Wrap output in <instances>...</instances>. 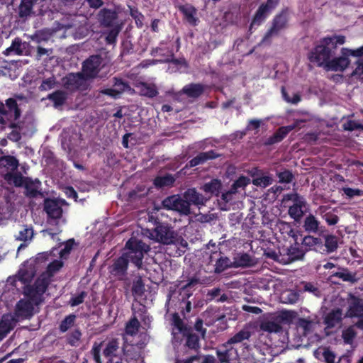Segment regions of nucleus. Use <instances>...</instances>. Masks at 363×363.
<instances>
[{
	"label": "nucleus",
	"instance_id": "f257e3e1",
	"mask_svg": "<svg viewBox=\"0 0 363 363\" xmlns=\"http://www.w3.org/2000/svg\"><path fill=\"white\" fill-rule=\"evenodd\" d=\"M150 250L149 245L135 237H131L126 241L121 255L114 259L112 264L109 266V273L118 280H125L129 263L134 265L137 269H142L145 255Z\"/></svg>",
	"mask_w": 363,
	"mask_h": 363
},
{
	"label": "nucleus",
	"instance_id": "f03ea898",
	"mask_svg": "<svg viewBox=\"0 0 363 363\" xmlns=\"http://www.w3.org/2000/svg\"><path fill=\"white\" fill-rule=\"evenodd\" d=\"M345 41V36L342 35L324 37L308 52V59L311 63L325 69L327 63L335 56L337 45H343Z\"/></svg>",
	"mask_w": 363,
	"mask_h": 363
},
{
	"label": "nucleus",
	"instance_id": "7ed1b4c3",
	"mask_svg": "<svg viewBox=\"0 0 363 363\" xmlns=\"http://www.w3.org/2000/svg\"><path fill=\"white\" fill-rule=\"evenodd\" d=\"M289 9L288 7L282 9L277 13L272 18L271 26L265 33L260 43L270 45L272 37L279 35L282 30L286 29L289 26Z\"/></svg>",
	"mask_w": 363,
	"mask_h": 363
},
{
	"label": "nucleus",
	"instance_id": "20e7f679",
	"mask_svg": "<svg viewBox=\"0 0 363 363\" xmlns=\"http://www.w3.org/2000/svg\"><path fill=\"white\" fill-rule=\"evenodd\" d=\"M0 114L6 116L11 123L9 127L11 128H18V123L13 121H17L21 116V111L14 98H9L6 100L5 104H0Z\"/></svg>",
	"mask_w": 363,
	"mask_h": 363
},
{
	"label": "nucleus",
	"instance_id": "39448f33",
	"mask_svg": "<svg viewBox=\"0 0 363 363\" xmlns=\"http://www.w3.org/2000/svg\"><path fill=\"white\" fill-rule=\"evenodd\" d=\"M103 58L99 55H91L82 64V74L86 79L96 78L101 69Z\"/></svg>",
	"mask_w": 363,
	"mask_h": 363
},
{
	"label": "nucleus",
	"instance_id": "423d86ee",
	"mask_svg": "<svg viewBox=\"0 0 363 363\" xmlns=\"http://www.w3.org/2000/svg\"><path fill=\"white\" fill-rule=\"evenodd\" d=\"M156 240L163 244H174L177 241V233L167 223L158 222L155 228Z\"/></svg>",
	"mask_w": 363,
	"mask_h": 363
},
{
	"label": "nucleus",
	"instance_id": "0eeeda50",
	"mask_svg": "<svg viewBox=\"0 0 363 363\" xmlns=\"http://www.w3.org/2000/svg\"><path fill=\"white\" fill-rule=\"evenodd\" d=\"M50 281L46 277H39L33 285H27L24 289V294L32 301H37L45 293Z\"/></svg>",
	"mask_w": 363,
	"mask_h": 363
},
{
	"label": "nucleus",
	"instance_id": "6e6552de",
	"mask_svg": "<svg viewBox=\"0 0 363 363\" xmlns=\"http://www.w3.org/2000/svg\"><path fill=\"white\" fill-rule=\"evenodd\" d=\"M287 196L289 200L293 201V205L289 208L288 213L291 218L298 222L304 214L306 201L298 194H289Z\"/></svg>",
	"mask_w": 363,
	"mask_h": 363
},
{
	"label": "nucleus",
	"instance_id": "1a4fd4ad",
	"mask_svg": "<svg viewBox=\"0 0 363 363\" xmlns=\"http://www.w3.org/2000/svg\"><path fill=\"white\" fill-rule=\"evenodd\" d=\"M85 80L86 79L82 72L69 73L62 78V83L65 89L74 91L80 89Z\"/></svg>",
	"mask_w": 363,
	"mask_h": 363
},
{
	"label": "nucleus",
	"instance_id": "9d476101",
	"mask_svg": "<svg viewBox=\"0 0 363 363\" xmlns=\"http://www.w3.org/2000/svg\"><path fill=\"white\" fill-rule=\"evenodd\" d=\"M350 65L348 55H344V48L341 49L340 57H333L327 63L325 70L333 72H344Z\"/></svg>",
	"mask_w": 363,
	"mask_h": 363
},
{
	"label": "nucleus",
	"instance_id": "9b49d317",
	"mask_svg": "<svg viewBox=\"0 0 363 363\" xmlns=\"http://www.w3.org/2000/svg\"><path fill=\"white\" fill-rule=\"evenodd\" d=\"M272 11L267 4L262 3L255 11L249 27V32L252 33V29L262 25Z\"/></svg>",
	"mask_w": 363,
	"mask_h": 363
},
{
	"label": "nucleus",
	"instance_id": "f8f14e48",
	"mask_svg": "<svg viewBox=\"0 0 363 363\" xmlns=\"http://www.w3.org/2000/svg\"><path fill=\"white\" fill-rule=\"evenodd\" d=\"M216 353L220 363H230L238 356L237 350L226 342L216 348Z\"/></svg>",
	"mask_w": 363,
	"mask_h": 363
},
{
	"label": "nucleus",
	"instance_id": "ddd939ff",
	"mask_svg": "<svg viewBox=\"0 0 363 363\" xmlns=\"http://www.w3.org/2000/svg\"><path fill=\"white\" fill-rule=\"evenodd\" d=\"M348 308L347 315L350 318H359L363 316L362 299L352 294L348 295Z\"/></svg>",
	"mask_w": 363,
	"mask_h": 363
},
{
	"label": "nucleus",
	"instance_id": "4468645a",
	"mask_svg": "<svg viewBox=\"0 0 363 363\" xmlns=\"http://www.w3.org/2000/svg\"><path fill=\"white\" fill-rule=\"evenodd\" d=\"M209 259L211 263L216 262L214 271L218 274L233 266L231 260L228 257L223 256L220 251L213 252L210 255Z\"/></svg>",
	"mask_w": 363,
	"mask_h": 363
},
{
	"label": "nucleus",
	"instance_id": "2eb2a0df",
	"mask_svg": "<svg viewBox=\"0 0 363 363\" xmlns=\"http://www.w3.org/2000/svg\"><path fill=\"white\" fill-rule=\"evenodd\" d=\"M118 17V13L115 10L106 8L101 9L97 14L98 21L106 28L114 27Z\"/></svg>",
	"mask_w": 363,
	"mask_h": 363
},
{
	"label": "nucleus",
	"instance_id": "dca6fc26",
	"mask_svg": "<svg viewBox=\"0 0 363 363\" xmlns=\"http://www.w3.org/2000/svg\"><path fill=\"white\" fill-rule=\"evenodd\" d=\"M23 186L25 189L24 194L27 198L35 199L38 196H43L41 182L38 179H33L28 177Z\"/></svg>",
	"mask_w": 363,
	"mask_h": 363
},
{
	"label": "nucleus",
	"instance_id": "f3484780",
	"mask_svg": "<svg viewBox=\"0 0 363 363\" xmlns=\"http://www.w3.org/2000/svg\"><path fill=\"white\" fill-rule=\"evenodd\" d=\"M44 211L48 218L60 219L62 216V208L58 201L52 199H45L44 201Z\"/></svg>",
	"mask_w": 363,
	"mask_h": 363
},
{
	"label": "nucleus",
	"instance_id": "a211bd4d",
	"mask_svg": "<svg viewBox=\"0 0 363 363\" xmlns=\"http://www.w3.org/2000/svg\"><path fill=\"white\" fill-rule=\"evenodd\" d=\"M301 245L306 250V252L310 250L318 252H324L323 242L320 238L306 235L302 239Z\"/></svg>",
	"mask_w": 363,
	"mask_h": 363
},
{
	"label": "nucleus",
	"instance_id": "6ab92c4d",
	"mask_svg": "<svg viewBox=\"0 0 363 363\" xmlns=\"http://www.w3.org/2000/svg\"><path fill=\"white\" fill-rule=\"evenodd\" d=\"M220 156L215 150H211L207 152H201L196 157L189 160L186 164L187 167H194L199 164H202L210 160H214Z\"/></svg>",
	"mask_w": 363,
	"mask_h": 363
},
{
	"label": "nucleus",
	"instance_id": "aec40b11",
	"mask_svg": "<svg viewBox=\"0 0 363 363\" xmlns=\"http://www.w3.org/2000/svg\"><path fill=\"white\" fill-rule=\"evenodd\" d=\"M113 88L106 89L103 93L113 97H117L127 89H130L128 83L122 79L114 77L113 78Z\"/></svg>",
	"mask_w": 363,
	"mask_h": 363
},
{
	"label": "nucleus",
	"instance_id": "412c9836",
	"mask_svg": "<svg viewBox=\"0 0 363 363\" xmlns=\"http://www.w3.org/2000/svg\"><path fill=\"white\" fill-rule=\"evenodd\" d=\"M179 11L184 15V19L191 25L196 26L199 19L196 17L197 13L196 9L191 4L180 5L178 7Z\"/></svg>",
	"mask_w": 363,
	"mask_h": 363
},
{
	"label": "nucleus",
	"instance_id": "4be33fe9",
	"mask_svg": "<svg viewBox=\"0 0 363 363\" xmlns=\"http://www.w3.org/2000/svg\"><path fill=\"white\" fill-rule=\"evenodd\" d=\"M206 89V86L200 83H190L185 85L182 92L189 98L196 99L201 96Z\"/></svg>",
	"mask_w": 363,
	"mask_h": 363
},
{
	"label": "nucleus",
	"instance_id": "5701e85b",
	"mask_svg": "<svg viewBox=\"0 0 363 363\" xmlns=\"http://www.w3.org/2000/svg\"><path fill=\"white\" fill-rule=\"evenodd\" d=\"M184 198L190 203V205H204L208 201L207 198L194 188L188 189L184 194Z\"/></svg>",
	"mask_w": 363,
	"mask_h": 363
},
{
	"label": "nucleus",
	"instance_id": "b1692460",
	"mask_svg": "<svg viewBox=\"0 0 363 363\" xmlns=\"http://www.w3.org/2000/svg\"><path fill=\"white\" fill-rule=\"evenodd\" d=\"M342 315L340 308L333 309L325 315L323 323L328 328H333L342 321Z\"/></svg>",
	"mask_w": 363,
	"mask_h": 363
},
{
	"label": "nucleus",
	"instance_id": "393cba45",
	"mask_svg": "<svg viewBox=\"0 0 363 363\" xmlns=\"http://www.w3.org/2000/svg\"><path fill=\"white\" fill-rule=\"evenodd\" d=\"M4 179L9 185H13L16 187H22L28 177H23L20 172H8L4 174Z\"/></svg>",
	"mask_w": 363,
	"mask_h": 363
},
{
	"label": "nucleus",
	"instance_id": "a878e982",
	"mask_svg": "<svg viewBox=\"0 0 363 363\" xmlns=\"http://www.w3.org/2000/svg\"><path fill=\"white\" fill-rule=\"evenodd\" d=\"M294 240V244L291 245L287 250V255L291 262L302 259L306 254V250L298 242V238Z\"/></svg>",
	"mask_w": 363,
	"mask_h": 363
},
{
	"label": "nucleus",
	"instance_id": "bb28decb",
	"mask_svg": "<svg viewBox=\"0 0 363 363\" xmlns=\"http://www.w3.org/2000/svg\"><path fill=\"white\" fill-rule=\"evenodd\" d=\"M47 99L52 103L54 108H58L66 103L68 99V94L63 90H57L49 94Z\"/></svg>",
	"mask_w": 363,
	"mask_h": 363
},
{
	"label": "nucleus",
	"instance_id": "cd10ccee",
	"mask_svg": "<svg viewBox=\"0 0 363 363\" xmlns=\"http://www.w3.org/2000/svg\"><path fill=\"white\" fill-rule=\"evenodd\" d=\"M118 349L119 342L118 339H112L106 344L102 354L105 358L108 359L107 363H112V358L116 357Z\"/></svg>",
	"mask_w": 363,
	"mask_h": 363
},
{
	"label": "nucleus",
	"instance_id": "c85d7f7f",
	"mask_svg": "<svg viewBox=\"0 0 363 363\" xmlns=\"http://www.w3.org/2000/svg\"><path fill=\"white\" fill-rule=\"evenodd\" d=\"M38 0H21L18 9L20 18H26L33 13V7Z\"/></svg>",
	"mask_w": 363,
	"mask_h": 363
},
{
	"label": "nucleus",
	"instance_id": "c756f323",
	"mask_svg": "<svg viewBox=\"0 0 363 363\" xmlns=\"http://www.w3.org/2000/svg\"><path fill=\"white\" fill-rule=\"evenodd\" d=\"M19 162L12 155H5L0 157V167H5L8 172H13L18 170Z\"/></svg>",
	"mask_w": 363,
	"mask_h": 363
},
{
	"label": "nucleus",
	"instance_id": "7c9ffc66",
	"mask_svg": "<svg viewBox=\"0 0 363 363\" xmlns=\"http://www.w3.org/2000/svg\"><path fill=\"white\" fill-rule=\"evenodd\" d=\"M184 337H186L185 346L189 349L193 350L196 352L200 349L199 345V337L195 333H192L191 330H187L186 333L182 334Z\"/></svg>",
	"mask_w": 363,
	"mask_h": 363
},
{
	"label": "nucleus",
	"instance_id": "2f4dec72",
	"mask_svg": "<svg viewBox=\"0 0 363 363\" xmlns=\"http://www.w3.org/2000/svg\"><path fill=\"white\" fill-rule=\"evenodd\" d=\"M34 236V230L31 225H23L18 234L15 236L16 240L29 242Z\"/></svg>",
	"mask_w": 363,
	"mask_h": 363
},
{
	"label": "nucleus",
	"instance_id": "473e14b6",
	"mask_svg": "<svg viewBox=\"0 0 363 363\" xmlns=\"http://www.w3.org/2000/svg\"><path fill=\"white\" fill-rule=\"evenodd\" d=\"M320 222L312 214L306 217L303 223V228L308 233H316L318 230Z\"/></svg>",
	"mask_w": 363,
	"mask_h": 363
},
{
	"label": "nucleus",
	"instance_id": "72a5a7b5",
	"mask_svg": "<svg viewBox=\"0 0 363 363\" xmlns=\"http://www.w3.org/2000/svg\"><path fill=\"white\" fill-rule=\"evenodd\" d=\"M175 182V179L170 174H167L164 176H157L153 181V184L157 189L164 188L166 186H172Z\"/></svg>",
	"mask_w": 363,
	"mask_h": 363
},
{
	"label": "nucleus",
	"instance_id": "f704fd0d",
	"mask_svg": "<svg viewBox=\"0 0 363 363\" xmlns=\"http://www.w3.org/2000/svg\"><path fill=\"white\" fill-rule=\"evenodd\" d=\"M331 277H337L341 279L343 281H347L351 284H354L358 281L359 279L356 276V273L349 272L347 269L343 268L341 272H335L331 275Z\"/></svg>",
	"mask_w": 363,
	"mask_h": 363
},
{
	"label": "nucleus",
	"instance_id": "c9c22d12",
	"mask_svg": "<svg viewBox=\"0 0 363 363\" xmlns=\"http://www.w3.org/2000/svg\"><path fill=\"white\" fill-rule=\"evenodd\" d=\"M251 337V332L247 329H242L228 340L227 344L230 346L233 344L242 342L245 340H249Z\"/></svg>",
	"mask_w": 363,
	"mask_h": 363
},
{
	"label": "nucleus",
	"instance_id": "e433bc0d",
	"mask_svg": "<svg viewBox=\"0 0 363 363\" xmlns=\"http://www.w3.org/2000/svg\"><path fill=\"white\" fill-rule=\"evenodd\" d=\"M220 188V181L217 179H213L211 182L204 184L201 189L206 193H209L211 194H218Z\"/></svg>",
	"mask_w": 363,
	"mask_h": 363
},
{
	"label": "nucleus",
	"instance_id": "4c0bfd02",
	"mask_svg": "<svg viewBox=\"0 0 363 363\" xmlns=\"http://www.w3.org/2000/svg\"><path fill=\"white\" fill-rule=\"evenodd\" d=\"M82 333L79 328L74 329L66 336V342L72 347H78Z\"/></svg>",
	"mask_w": 363,
	"mask_h": 363
},
{
	"label": "nucleus",
	"instance_id": "58836bf2",
	"mask_svg": "<svg viewBox=\"0 0 363 363\" xmlns=\"http://www.w3.org/2000/svg\"><path fill=\"white\" fill-rule=\"evenodd\" d=\"M12 52L21 55L23 52V49L22 48V40L19 38H16L11 43L10 47L6 49L4 51V54L6 55H9Z\"/></svg>",
	"mask_w": 363,
	"mask_h": 363
},
{
	"label": "nucleus",
	"instance_id": "ea45409f",
	"mask_svg": "<svg viewBox=\"0 0 363 363\" xmlns=\"http://www.w3.org/2000/svg\"><path fill=\"white\" fill-rule=\"evenodd\" d=\"M324 245V252H335L337 247V238L333 235H328L325 237V243Z\"/></svg>",
	"mask_w": 363,
	"mask_h": 363
},
{
	"label": "nucleus",
	"instance_id": "a19ab883",
	"mask_svg": "<svg viewBox=\"0 0 363 363\" xmlns=\"http://www.w3.org/2000/svg\"><path fill=\"white\" fill-rule=\"evenodd\" d=\"M140 326V323L139 320L135 316H134L126 323L125 332L127 335L133 336L138 333Z\"/></svg>",
	"mask_w": 363,
	"mask_h": 363
},
{
	"label": "nucleus",
	"instance_id": "79ce46f5",
	"mask_svg": "<svg viewBox=\"0 0 363 363\" xmlns=\"http://www.w3.org/2000/svg\"><path fill=\"white\" fill-rule=\"evenodd\" d=\"M145 291V284L141 277H138L133 281L131 289L133 296L141 297L144 294Z\"/></svg>",
	"mask_w": 363,
	"mask_h": 363
},
{
	"label": "nucleus",
	"instance_id": "37998d69",
	"mask_svg": "<svg viewBox=\"0 0 363 363\" xmlns=\"http://www.w3.org/2000/svg\"><path fill=\"white\" fill-rule=\"evenodd\" d=\"M179 198L180 196L178 195L167 196L162 202L163 208L167 210L176 211Z\"/></svg>",
	"mask_w": 363,
	"mask_h": 363
},
{
	"label": "nucleus",
	"instance_id": "c03bdc74",
	"mask_svg": "<svg viewBox=\"0 0 363 363\" xmlns=\"http://www.w3.org/2000/svg\"><path fill=\"white\" fill-rule=\"evenodd\" d=\"M76 315L73 313L67 315L60 323L59 330L61 333L67 332L74 324Z\"/></svg>",
	"mask_w": 363,
	"mask_h": 363
},
{
	"label": "nucleus",
	"instance_id": "a18cd8bd",
	"mask_svg": "<svg viewBox=\"0 0 363 363\" xmlns=\"http://www.w3.org/2000/svg\"><path fill=\"white\" fill-rule=\"evenodd\" d=\"M279 229L281 233L284 235V238H286V235L292 238L294 240L298 238V231L294 230L289 223H281L280 224Z\"/></svg>",
	"mask_w": 363,
	"mask_h": 363
},
{
	"label": "nucleus",
	"instance_id": "49530a36",
	"mask_svg": "<svg viewBox=\"0 0 363 363\" xmlns=\"http://www.w3.org/2000/svg\"><path fill=\"white\" fill-rule=\"evenodd\" d=\"M276 175L279 179V182L281 184H289L294 178L292 172L286 169H284L281 171H277Z\"/></svg>",
	"mask_w": 363,
	"mask_h": 363
},
{
	"label": "nucleus",
	"instance_id": "de8ad7c7",
	"mask_svg": "<svg viewBox=\"0 0 363 363\" xmlns=\"http://www.w3.org/2000/svg\"><path fill=\"white\" fill-rule=\"evenodd\" d=\"M34 275V272L31 269H21L18 271L17 279L22 284L30 283Z\"/></svg>",
	"mask_w": 363,
	"mask_h": 363
},
{
	"label": "nucleus",
	"instance_id": "09e8293b",
	"mask_svg": "<svg viewBox=\"0 0 363 363\" xmlns=\"http://www.w3.org/2000/svg\"><path fill=\"white\" fill-rule=\"evenodd\" d=\"M140 92L143 96L149 98H154L158 94V91L155 85L148 84L147 83L142 84Z\"/></svg>",
	"mask_w": 363,
	"mask_h": 363
},
{
	"label": "nucleus",
	"instance_id": "8fccbe9b",
	"mask_svg": "<svg viewBox=\"0 0 363 363\" xmlns=\"http://www.w3.org/2000/svg\"><path fill=\"white\" fill-rule=\"evenodd\" d=\"M111 28V29L106 33L105 38L106 42L108 45H113L116 43L117 37L121 31V27L118 25Z\"/></svg>",
	"mask_w": 363,
	"mask_h": 363
},
{
	"label": "nucleus",
	"instance_id": "3c124183",
	"mask_svg": "<svg viewBox=\"0 0 363 363\" xmlns=\"http://www.w3.org/2000/svg\"><path fill=\"white\" fill-rule=\"evenodd\" d=\"M254 264L253 260L247 253H242L238 257L235 261L236 267H250Z\"/></svg>",
	"mask_w": 363,
	"mask_h": 363
},
{
	"label": "nucleus",
	"instance_id": "603ef678",
	"mask_svg": "<svg viewBox=\"0 0 363 363\" xmlns=\"http://www.w3.org/2000/svg\"><path fill=\"white\" fill-rule=\"evenodd\" d=\"M356 335L357 333L352 326L348 327L344 330L342 333V337L344 340V342L347 345H351L353 342Z\"/></svg>",
	"mask_w": 363,
	"mask_h": 363
},
{
	"label": "nucleus",
	"instance_id": "864d4df0",
	"mask_svg": "<svg viewBox=\"0 0 363 363\" xmlns=\"http://www.w3.org/2000/svg\"><path fill=\"white\" fill-rule=\"evenodd\" d=\"M172 322L174 327L177 328L182 334L186 333L187 330H191V328L184 325L183 320L177 313H174L172 315Z\"/></svg>",
	"mask_w": 363,
	"mask_h": 363
},
{
	"label": "nucleus",
	"instance_id": "5fc2aeb1",
	"mask_svg": "<svg viewBox=\"0 0 363 363\" xmlns=\"http://www.w3.org/2000/svg\"><path fill=\"white\" fill-rule=\"evenodd\" d=\"M103 345H104V342H95L93 344L92 348L91 350V354L93 359L96 363H102V361L101 359V352L102 350Z\"/></svg>",
	"mask_w": 363,
	"mask_h": 363
},
{
	"label": "nucleus",
	"instance_id": "6e6d98bb",
	"mask_svg": "<svg viewBox=\"0 0 363 363\" xmlns=\"http://www.w3.org/2000/svg\"><path fill=\"white\" fill-rule=\"evenodd\" d=\"M178 207L176 208V211L181 214L188 216L191 213L190 203L186 200V199L179 198Z\"/></svg>",
	"mask_w": 363,
	"mask_h": 363
},
{
	"label": "nucleus",
	"instance_id": "4d7b16f0",
	"mask_svg": "<svg viewBox=\"0 0 363 363\" xmlns=\"http://www.w3.org/2000/svg\"><path fill=\"white\" fill-rule=\"evenodd\" d=\"M273 179L269 176H260L253 179L252 184L257 186L267 187L272 184Z\"/></svg>",
	"mask_w": 363,
	"mask_h": 363
},
{
	"label": "nucleus",
	"instance_id": "13d9d810",
	"mask_svg": "<svg viewBox=\"0 0 363 363\" xmlns=\"http://www.w3.org/2000/svg\"><path fill=\"white\" fill-rule=\"evenodd\" d=\"M56 84L57 81L54 76L45 79L39 86V90L41 91L50 90L55 86Z\"/></svg>",
	"mask_w": 363,
	"mask_h": 363
},
{
	"label": "nucleus",
	"instance_id": "bf43d9fd",
	"mask_svg": "<svg viewBox=\"0 0 363 363\" xmlns=\"http://www.w3.org/2000/svg\"><path fill=\"white\" fill-rule=\"evenodd\" d=\"M17 311L22 315H28L31 313L33 306L30 303L20 301L16 306Z\"/></svg>",
	"mask_w": 363,
	"mask_h": 363
},
{
	"label": "nucleus",
	"instance_id": "052dcab7",
	"mask_svg": "<svg viewBox=\"0 0 363 363\" xmlns=\"http://www.w3.org/2000/svg\"><path fill=\"white\" fill-rule=\"evenodd\" d=\"M63 267V262L60 260L55 259L50 262L47 267V272L49 275L52 276Z\"/></svg>",
	"mask_w": 363,
	"mask_h": 363
},
{
	"label": "nucleus",
	"instance_id": "680f3d73",
	"mask_svg": "<svg viewBox=\"0 0 363 363\" xmlns=\"http://www.w3.org/2000/svg\"><path fill=\"white\" fill-rule=\"evenodd\" d=\"M87 296L86 291H82L76 296H72L69 301L71 306H77L82 303L85 297Z\"/></svg>",
	"mask_w": 363,
	"mask_h": 363
},
{
	"label": "nucleus",
	"instance_id": "e2e57ef3",
	"mask_svg": "<svg viewBox=\"0 0 363 363\" xmlns=\"http://www.w3.org/2000/svg\"><path fill=\"white\" fill-rule=\"evenodd\" d=\"M295 128L294 125H290L286 126H281L276 131V134L279 136V140L282 141L286 136Z\"/></svg>",
	"mask_w": 363,
	"mask_h": 363
},
{
	"label": "nucleus",
	"instance_id": "0e129e2a",
	"mask_svg": "<svg viewBox=\"0 0 363 363\" xmlns=\"http://www.w3.org/2000/svg\"><path fill=\"white\" fill-rule=\"evenodd\" d=\"M261 328L264 331L276 333L279 331L281 326L278 323L273 321H268L262 323Z\"/></svg>",
	"mask_w": 363,
	"mask_h": 363
},
{
	"label": "nucleus",
	"instance_id": "69168bd1",
	"mask_svg": "<svg viewBox=\"0 0 363 363\" xmlns=\"http://www.w3.org/2000/svg\"><path fill=\"white\" fill-rule=\"evenodd\" d=\"M344 55H348V57H359L363 56V45L355 49L352 50L347 48H344Z\"/></svg>",
	"mask_w": 363,
	"mask_h": 363
},
{
	"label": "nucleus",
	"instance_id": "338daca9",
	"mask_svg": "<svg viewBox=\"0 0 363 363\" xmlns=\"http://www.w3.org/2000/svg\"><path fill=\"white\" fill-rule=\"evenodd\" d=\"M199 284V279L196 277H193L188 279L187 282L182 285L180 288L181 291H187L189 292V289L194 287L197 284Z\"/></svg>",
	"mask_w": 363,
	"mask_h": 363
},
{
	"label": "nucleus",
	"instance_id": "774afa93",
	"mask_svg": "<svg viewBox=\"0 0 363 363\" xmlns=\"http://www.w3.org/2000/svg\"><path fill=\"white\" fill-rule=\"evenodd\" d=\"M299 298V294L294 291H289L284 297V303L294 304L298 301Z\"/></svg>",
	"mask_w": 363,
	"mask_h": 363
}]
</instances>
